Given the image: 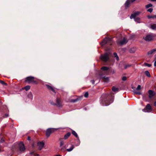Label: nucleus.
Here are the masks:
<instances>
[{
	"label": "nucleus",
	"instance_id": "nucleus-8",
	"mask_svg": "<svg viewBox=\"0 0 156 156\" xmlns=\"http://www.w3.org/2000/svg\"><path fill=\"white\" fill-rule=\"evenodd\" d=\"M74 148V146L72 144H71V147L69 149H66V150L68 152H70ZM61 150L62 152L65 151H66V146L62 147L61 149Z\"/></svg>",
	"mask_w": 156,
	"mask_h": 156
},
{
	"label": "nucleus",
	"instance_id": "nucleus-35",
	"mask_svg": "<svg viewBox=\"0 0 156 156\" xmlns=\"http://www.w3.org/2000/svg\"><path fill=\"white\" fill-rule=\"evenodd\" d=\"M134 20L136 22L138 23H140V19L139 17H137L135 18Z\"/></svg>",
	"mask_w": 156,
	"mask_h": 156
},
{
	"label": "nucleus",
	"instance_id": "nucleus-18",
	"mask_svg": "<svg viewBox=\"0 0 156 156\" xmlns=\"http://www.w3.org/2000/svg\"><path fill=\"white\" fill-rule=\"evenodd\" d=\"M46 86L47 87V88L50 90H51L52 92H53L54 93H56V92L55 90L51 86L48 85V84H46Z\"/></svg>",
	"mask_w": 156,
	"mask_h": 156
},
{
	"label": "nucleus",
	"instance_id": "nucleus-44",
	"mask_svg": "<svg viewBox=\"0 0 156 156\" xmlns=\"http://www.w3.org/2000/svg\"><path fill=\"white\" fill-rule=\"evenodd\" d=\"M51 104L53 105H56V104L55 103H54L53 101H51L50 103Z\"/></svg>",
	"mask_w": 156,
	"mask_h": 156
},
{
	"label": "nucleus",
	"instance_id": "nucleus-40",
	"mask_svg": "<svg viewBox=\"0 0 156 156\" xmlns=\"http://www.w3.org/2000/svg\"><path fill=\"white\" fill-rule=\"evenodd\" d=\"M122 80L123 81H125L127 80L126 77L125 76H124L122 77Z\"/></svg>",
	"mask_w": 156,
	"mask_h": 156
},
{
	"label": "nucleus",
	"instance_id": "nucleus-56",
	"mask_svg": "<svg viewBox=\"0 0 156 156\" xmlns=\"http://www.w3.org/2000/svg\"><path fill=\"white\" fill-rule=\"evenodd\" d=\"M1 148H0V152H1Z\"/></svg>",
	"mask_w": 156,
	"mask_h": 156
},
{
	"label": "nucleus",
	"instance_id": "nucleus-23",
	"mask_svg": "<svg viewBox=\"0 0 156 156\" xmlns=\"http://www.w3.org/2000/svg\"><path fill=\"white\" fill-rule=\"evenodd\" d=\"M5 139L1 134L0 135V143H2L5 142Z\"/></svg>",
	"mask_w": 156,
	"mask_h": 156
},
{
	"label": "nucleus",
	"instance_id": "nucleus-14",
	"mask_svg": "<svg viewBox=\"0 0 156 156\" xmlns=\"http://www.w3.org/2000/svg\"><path fill=\"white\" fill-rule=\"evenodd\" d=\"M72 134H73V135H74L78 140H77V141L78 142V143L76 145V146H78L80 144V141H79V137H78V136L77 134V133H76V132L73 130H72Z\"/></svg>",
	"mask_w": 156,
	"mask_h": 156
},
{
	"label": "nucleus",
	"instance_id": "nucleus-43",
	"mask_svg": "<svg viewBox=\"0 0 156 156\" xmlns=\"http://www.w3.org/2000/svg\"><path fill=\"white\" fill-rule=\"evenodd\" d=\"M134 13L137 16L140 13V12L137 11L135 12Z\"/></svg>",
	"mask_w": 156,
	"mask_h": 156
},
{
	"label": "nucleus",
	"instance_id": "nucleus-22",
	"mask_svg": "<svg viewBox=\"0 0 156 156\" xmlns=\"http://www.w3.org/2000/svg\"><path fill=\"white\" fill-rule=\"evenodd\" d=\"M63 138H60L59 139V141H60V147H62L64 144V142L63 140Z\"/></svg>",
	"mask_w": 156,
	"mask_h": 156
},
{
	"label": "nucleus",
	"instance_id": "nucleus-10",
	"mask_svg": "<svg viewBox=\"0 0 156 156\" xmlns=\"http://www.w3.org/2000/svg\"><path fill=\"white\" fill-rule=\"evenodd\" d=\"M110 42L111 39L110 38H106L103 40L101 43V45H104L108 43H110Z\"/></svg>",
	"mask_w": 156,
	"mask_h": 156
},
{
	"label": "nucleus",
	"instance_id": "nucleus-51",
	"mask_svg": "<svg viewBox=\"0 0 156 156\" xmlns=\"http://www.w3.org/2000/svg\"><path fill=\"white\" fill-rule=\"evenodd\" d=\"M34 156H40L38 154H36L34 155Z\"/></svg>",
	"mask_w": 156,
	"mask_h": 156
},
{
	"label": "nucleus",
	"instance_id": "nucleus-26",
	"mask_svg": "<svg viewBox=\"0 0 156 156\" xmlns=\"http://www.w3.org/2000/svg\"><path fill=\"white\" fill-rule=\"evenodd\" d=\"M0 83L4 86H6L7 85V84L4 81L0 80Z\"/></svg>",
	"mask_w": 156,
	"mask_h": 156
},
{
	"label": "nucleus",
	"instance_id": "nucleus-7",
	"mask_svg": "<svg viewBox=\"0 0 156 156\" xmlns=\"http://www.w3.org/2000/svg\"><path fill=\"white\" fill-rule=\"evenodd\" d=\"M152 111V108L151 105L148 104L145 107L142 109V111L145 112H150Z\"/></svg>",
	"mask_w": 156,
	"mask_h": 156
},
{
	"label": "nucleus",
	"instance_id": "nucleus-5",
	"mask_svg": "<svg viewBox=\"0 0 156 156\" xmlns=\"http://www.w3.org/2000/svg\"><path fill=\"white\" fill-rule=\"evenodd\" d=\"M35 78L34 77L32 76H28L26 77L25 79V82H27L28 83H33L35 84H37L38 82L35 80H34Z\"/></svg>",
	"mask_w": 156,
	"mask_h": 156
},
{
	"label": "nucleus",
	"instance_id": "nucleus-32",
	"mask_svg": "<svg viewBox=\"0 0 156 156\" xmlns=\"http://www.w3.org/2000/svg\"><path fill=\"white\" fill-rule=\"evenodd\" d=\"M112 89L113 91L115 92L118 90L119 88L114 86L112 87Z\"/></svg>",
	"mask_w": 156,
	"mask_h": 156
},
{
	"label": "nucleus",
	"instance_id": "nucleus-3",
	"mask_svg": "<svg viewBox=\"0 0 156 156\" xmlns=\"http://www.w3.org/2000/svg\"><path fill=\"white\" fill-rule=\"evenodd\" d=\"M26 148L24 144L22 142L19 143L17 151L18 153H23L25 151Z\"/></svg>",
	"mask_w": 156,
	"mask_h": 156
},
{
	"label": "nucleus",
	"instance_id": "nucleus-37",
	"mask_svg": "<svg viewBox=\"0 0 156 156\" xmlns=\"http://www.w3.org/2000/svg\"><path fill=\"white\" fill-rule=\"evenodd\" d=\"M144 64L146 66H147L149 67H150L151 66V64H149L145 62Z\"/></svg>",
	"mask_w": 156,
	"mask_h": 156
},
{
	"label": "nucleus",
	"instance_id": "nucleus-13",
	"mask_svg": "<svg viewBox=\"0 0 156 156\" xmlns=\"http://www.w3.org/2000/svg\"><path fill=\"white\" fill-rule=\"evenodd\" d=\"M44 143L43 141L38 142L37 145L39 147V150H41L44 147Z\"/></svg>",
	"mask_w": 156,
	"mask_h": 156
},
{
	"label": "nucleus",
	"instance_id": "nucleus-38",
	"mask_svg": "<svg viewBox=\"0 0 156 156\" xmlns=\"http://www.w3.org/2000/svg\"><path fill=\"white\" fill-rule=\"evenodd\" d=\"M88 95H89V94H88V92H86L84 94V96L85 98H87V97H88Z\"/></svg>",
	"mask_w": 156,
	"mask_h": 156
},
{
	"label": "nucleus",
	"instance_id": "nucleus-48",
	"mask_svg": "<svg viewBox=\"0 0 156 156\" xmlns=\"http://www.w3.org/2000/svg\"><path fill=\"white\" fill-rule=\"evenodd\" d=\"M154 66L156 67V61L154 62Z\"/></svg>",
	"mask_w": 156,
	"mask_h": 156
},
{
	"label": "nucleus",
	"instance_id": "nucleus-49",
	"mask_svg": "<svg viewBox=\"0 0 156 156\" xmlns=\"http://www.w3.org/2000/svg\"><path fill=\"white\" fill-rule=\"evenodd\" d=\"M154 105L156 107V101L154 103Z\"/></svg>",
	"mask_w": 156,
	"mask_h": 156
},
{
	"label": "nucleus",
	"instance_id": "nucleus-9",
	"mask_svg": "<svg viewBox=\"0 0 156 156\" xmlns=\"http://www.w3.org/2000/svg\"><path fill=\"white\" fill-rule=\"evenodd\" d=\"M55 131L54 129L53 128H48L46 131V136L47 137H48L51 134Z\"/></svg>",
	"mask_w": 156,
	"mask_h": 156
},
{
	"label": "nucleus",
	"instance_id": "nucleus-24",
	"mask_svg": "<svg viewBox=\"0 0 156 156\" xmlns=\"http://www.w3.org/2000/svg\"><path fill=\"white\" fill-rule=\"evenodd\" d=\"M135 51L136 49L134 47L131 48L129 49V52L131 53H133L135 52Z\"/></svg>",
	"mask_w": 156,
	"mask_h": 156
},
{
	"label": "nucleus",
	"instance_id": "nucleus-15",
	"mask_svg": "<svg viewBox=\"0 0 156 156\" xmlns=\"http://www.w3.org/2000/svg\"><path fill=\"white\" fill-rule=\"evenodd\" d=\"M127 41L126 40V39L124 37L122 40H121L120 41H117V43H119L121 45H123L127 43Z\"/></svg>",
	"mask_w": 156,
	"mask_h": 156
},
{
	"label": "nucleus",
	"instance_id": "nucleus-28",
	"mask_svg": "<svg viewBox=\"0 0 156 156\" xmlns=\"http://www.w3.org/2000/svg\"><path fill=\"white\" fill-rule=\"evenodd\" d=\"M147 17L149 19L150 18H156V15H148L147 16Z\"/></svg>",
	"mask_w": 156,
	"mask_h": 156
},
{
	"label": "nucleus",
	"instance_id": "nucleus-31",
	"mask_svg": "<svg viewBox=\"0 0 156 156\" xmlns=\"http://www.w3.org/2000/svg\"><path fill=\"white\" fill-rule=\"evenodd\" d=\"M27 96L28 98H30L31 99H32L33 98V95L31 92L29 93Z\"/></svg>",
	"mask_w": 156,
	"mask_h": 156
},
{
	"label": "nucleus",
	"instance_id": "nucleus-46",
	"mask_svg": "<svg viewBox=\"0 0 156 156\" xmlns=\"http://www.w3.org/2000/svg\"><path fill=\"white\" fill-rule=\"evenodd\" d=\"M31 140V137L30 136H28L27 138V140Z\"/></svg>",
	"mask_w": 156,
	"mask_h": 156
},
{
	"label": "nucleus",
	"instance_id": "nucleus-16",
	"mask_svg": "<svg viewBox=\"0 0 156 156\" xmlns=\"http://www.w3.org/2000/svg\"><path fill=\"white\" fill-rule=\"evenodd\" d=\"M130 2L129 0H127L124 4L125 8L127 9L129 8L130 5Z\"/></svg>",
	"mask_w": 156,
	"mask_h": 156
},
{
	"label": "nucleus",
	"instance_id": "nucleus-30",
	"mask_svg": "<svg viewBox=\"0 0 156 156\" xmlns=\"http://www.w3.org/2000/svg\"><path fill=\"white\" fill-rule=\"evenodd\" d=\"M145 74L148 77H150L151 76L150 75V73L148 71H145Z\"/></svg>",
	"mask_w": 156,
	"mask_h": 156
},
{
	"label": "nucleus",
	"instance_id": "nucleus-33",
	"mask_svg": "<svg viewBox=\"0 0 156 156\" xmlns=\"http://www.w3.org/2000/svg\"><path fill=\"white\" fill-rule=\"evenodd\" d=\"M152 6H153L152 4L151 3H150V4H148L146 5L145 6V8L146 9H148V8H149V7H152Z\"/></svg>",
	"mask_w": 156,
	"mask_h": 156
},
{
	"label": "nucleus",
	"instance_id": "nucleus-52",
	"mask_svg": "<svg viewBox=\"0 0 156 156\" xmlns=\"http://www.w3.org/2000/svg\"><path fill=\"white\" fill-rule=\"evenodd\" d=\"M2 146L0 144V148H1V149L2 150Z\"/></svg>",
	"mask_w": 156,
	"mask_h": 156
},
{
	"label": "nucleus",
	"instance_id": "nucleus-25",
	"mask_svg": "<svg viewBox=\"0 0 156 156\" xmlns=\"http://www.w3.org/2000/svg\"><path fill=\"white\" fill-rule=\"evenodd\" d=\"M151 28L153 30H156V24H153L151 25Z\"/></svg>",
	"mask_w": 156,
	"mask_h": 156
},
{
	"label": "nucleus",
	"instance_id": "nucleus-20",
	"mask_svg": "<svg viewBox=\"0 0 156 156\" xmlns=\"http://www.w3.org/2000/svg\"><path fill=\"white\" fill-rule=\"evenodd\" d=\"M156 51V48H154L148 52L147 55H149L153 54Z\"/></svg>",
	"mask_w": 156,
	"mask_h": 156
},
{
	"label": "nucleus",
	"instance_id": "nucleus-11",
	"mask_svg": "<svg viewBox=\"0 0 156 156\" xmlns=\"http://www.w3.org/2000/svg\"><path fill=\"white\" fill-rule=\"evenodd\" d=\"M149 94V99H151L154 96L156 95L155 92L152 90H149L148 91Z\"/></svg>",
	"mask_w": 156,
	"mask_h": 156
},
{
	"label": "nucleus",
	"instance_id": "nucleus-50",
	"mask_svg": "<svg viewBox=\"0 0 156 156\" xmlns=\"http://www.w3.org/2000/svg\"><path fill=\"white\" fill-rule=\"evenodd\" d=\"M9 115L8 114H5V116L6 117H8Z\"/></svg>",
	"mask_w": 156,
	"mask_h": 156
},
{
	"label": "nucleus",
	"instance_id": "nucleus-1",
	"mask_svg": "<svg viewBox=\"0 0 156 156\" xmlns=\"http://www.w3.org/2000/svg\"><path fill=\"white\" fill-rule=\"evenodd\" d=\"M114 96L111 94H106L102 95L101 98V103L103 106H108L114 101Z\"/></svg>",
	"mask_w": 156,
	"mask_h": 156
},
{
	"label": "nucleus",
	"instance_id": "nucleus-41",
	"mask_svg": "<svg viewBox=\"0 0 156 156\" xmlns=\"http://www.w3.org/2000/svg\"><path fill=\"white\" fill-rule=\"evenodd\" d=\"M134 93L138 95H141V93L140 92L138 91H135L134 92Z\"/></svg>",
	"mask_w": 156,
	"mask_h": 156
},
{
	"label": "nucleus",
	"instance_id": "nucleus-6",
	"mask_svg": "<svg viewBox=\"0 0 156 156\" xmlns=\"http://www.w3.org/2000/svg\"><path fill=\"white\" fill-rule=\"evenodd\" d=\"M100 59L104 62H107L109 59V54L108 52H105L101 55Z\"/></svg>",
	"mask_w": 156,
	"mask_h": 156
},
{
	"label": "nucleus",
	"instance_id": "nucleus-4",
	"mask_svg": "<svg viewBox=\"0 0 156 156\" xmlns=\"http://www.w3.org/2000/svg\"><path fill=\"white\" fill-rule=\"evenodd\" d=\"M156 35L151 34H148L145 37H144V39L146 41H150L154 40Z\"/></svg>",
	"mask_w": 156,
	"mask_h": 156
},
{
	"label": "nucleus",
	"instance_id": "nucleus-19",
	"mask_svg": "<svg viewBox=\"0 0 156 156\" xmlns=\"http://www.w3.org/2000/svg\"><path fill=\"white\" fill-rule=\"evenodd\" d=\"M56 105L58 107H61L62 106L61 101L60 99L58 98H56Z\"/></svg>",
	"mask_w": 156,
	"mask_h": 156
},
{
	"label": "nucleus",
	"instance_id": "nucleus-21",
	"mask_svg": "<svg viewBox=\"0 0 156 156\" xmlns=\"http://www.w3.org/2000/svg\"><path fill=\"white\" fill-rule=\"evenodd\" d=\"M71 133L69 132L67 133L66 134H65L64 136V137L63 139L65 140H66L69 137V136L71 135Z\"/></svg>",
	"mask_w": 156,
	"mask_h": 156
},
{
	"label": "nucleus",
	"instance_id": "nucleus-47",
	"mask_svg": "<svg viewBox=\"0 0 156 156\" xmlns=\"http://www.w3.org/2000/svg\"><path fill=\"white\" fill-rule=\"evenodd\" d=\"M136 0H130V3L133 2H134Z\"/></svg>",
	"mask_w": 156,
	"mask_h": 156
},
{
	"label": "nucleus",
	"instance_id": "nucleus-12",
	"mask_svg": "<svg viewBox=\"0 0 156 156\" xmlns=\"http://www.w3.org/2000/svg\"><path fill=\"white\" fill-rule=\"evenodd\" d=\"M105 74H102V76L101 75H99L100 77L102 79L103 81L104 82L108 83L109 81V77H106L105 76Z\"/></svg>",
	"mask_w": 156,
	"mask_h": 156
},
{
	"label": "nucleus",
	"instance_id": "nucleus-34",
	"mask_svg": "<svg viewBox=\"0 0 156 156\" xmlns=\"http://www.w3.org/2000/svg\"><path fill=\"white\" fill-rule=\"evenodd\" d=\"M136 15L134 13L133 14H131V16H130V18L131 19H132L133 18L135 19V18H136Z\"/></svg>",
	"mask_w": 156,
	"mask_h": 156
},
{
	"label": "nucleus",
	"instance_id": "nucleus-27",
	"mask_svg": "<svg viewBox=\"0 0 156 156\" xmlns=\"http://www.w3.org/2000/svg\"><path fill=\"white\" fill-rule=\"evenodd\" d=\"M30 88V86L29 85H27L24 87L23 89H25L26 91H27L29 90Z\"/></svg>",
	"mask_w": 156,
	"mask_h": 156
},
{
	"label": "nucleus",
	"instance_id": "nucleus-36",
	"mask_svg": "<svg viewBox=\"0 0 156 156\" xmlns=\"http://www.w3.org/2000/svg\"><path fill=\"white\" fill-rule=\"evenodd\" d=\"M131 64H127L124 67V68L126 69L128 68L129 67L131 66Z\"/></svg>",
	"mask_w": 156,
	"mask_h": 156
},
{
	"label": "nucleus",
	"instance_id": "nucleus-42",
	"mask_svg": "<svg viewBox=\"0 0 156 156\" xmlns=\"http://www.w3.org/2000/svg\"><path fill=\"white\" fill-rule=\"evenodd\" d=\"M141 87L140 85H138L137 88H136V90H140L141 89Z\"/></svg>",
	"mask_w": 156,
	"mask_h": 156
},
{
	"label": "nucleus",
	"instance_id": "nucleus-29",
	"mask_svg": "<svg viewBox=\"0 0 156 156\" xmlns=\"http://www.w3.org/2000/svg\"><path fill=\"white\" fill-rule=\"evenodd\" d=\"M113 55L114 57L115 58L116 60L117 61H118L119 60V58L117 55V54L116 52H114Z\"/></svg>",
	"mask_w": 156,
	"mask_h": 156
},
{
	"label": "nucleus",
	"instance_id": "nucleus-45",
	"mask_svg": "<svg viewBox=\"0 0 156 156\" xmlns=\"http://www.w3.org/2000/svg\"><path fill=\"white\" fill-rule=\"evenodd\" d=\"M91 82L93 84H94L95 81L94 80H92Z\"/></svg>",
	"mask_w": 156,
	"mask_h": 156
},
{
	"label": "nucleus",
	"instance_id": "nucleus-53",
	"mask_svg": "<svg viewBox=\"0 0 156 156\" xmlns=\"http://www.w3.org/2000/svg\"><path fill=\"white\" fill-rule=\"evenodd\" d=\"M64 146H66V148L68 146V144H66Z\"/></svg>",
	"mask_w": 156,
	"mask_h": 156
},
{
	"label": "nucleus",
	"instance_id": "nucleus-39",
	"mask_svg": "<svg viewBox=\"0 0 156 156\" xmlns=\"http://www.w3.org/2000/svg\"><path fill=\"white\" fill-rule=\"evenodd\" d=\"M153 10V9L152 8H151L147 10V11L148 12H152Z\"/></svg>",
	"mask_w": 156,
	"mask_h": 156
},
{
	"label": "nucleus",
	"instance_id": "nucleus-57",
	"mask_svg": "<svg viewBox=\"0 0 156 156\" xmlns=\"http://www.w3.org/2000/svg\"><path fill=\"white\" fill-rule=\"evenodd\" d=\"M33 152H32V153H31V154H33Z\"/></svg>",
	"mask_w": 156,
	"mask_h": 156
},
{
	"label": "nucleus",
	"instance_id": "nucleus-17",
	"mask_svg": "<svg viewBox=\"0 0 156 156\" xmlns=\"http://www.w3.org/2000/svg\"><path fill=\"white\" fill-rule=\"evenodd\" d=\"M83 98V96H80L78 97L76 99H73L71 100V101L72 102H77L81 100Z\"/></svg>",
	"mask_w": 156,
	"mask_h": 156
},
{
	"label": "nucleus",
	"instance_id": "nucleus-54",
	"mask_svg": "<svg viewBox=\"0 0 156 156\" xmlns=\"http://www.w3.org/2000/svg\"><path fill=\"white\" fill-rule=\"evenodd\" d=\"M151 1L153 2L156 1V0H150Z\"/></svg>",
	"mask_w": 156,
	"mask_h": 156
},
{
	"label": "nucleus",
	"instance_id": "nucleus-2",
	"mask_svg": "<svg viewBox=\"0 0 156 156\" xmlns=\"http://www.w3.org/2000/svg\"><path fill=\"white\" fill-rule=\"evenodd\" d=\"M101 69L102 70L100 72L99 75H101L102 76V74H104L108 75L111 72L110 67L107 66H103L101 68Z\"/></svg>",
	"mask_w": 156,
	"mask_h": 156
},
{
	"label": "nucleus",
	"instance_id": "nucleus-55",
	"mask_svg": "<svg viewBox=\"0 0 156 156\" xmlns=\"http://www.w3.org/2000/svg\"><path fill=\"white\" fill-rule=\"evenodd\" d=\"M56 156H61V155H57Z\"/></svg>",
	"mask_w": 156,
	"mask_h": 156
}]
</instances>
